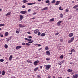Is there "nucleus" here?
Here are the masks:
<instances>
[{
    "mask_svg": "<svg viewBox=\"0 0 78 78\" xmlns=\"http://www.w3.org/2000/svg\"><path fill=\"white\" fill-rule=\"evenodd\" d=\"M73 36V33H70L69 35V37H72Z\"/></svg>",
    "mask_w": 78,
    "mask_h": 78,
    "instance_id": "13",
    "label": "nucleus"
},
{
    "mask_svg": "<svg viewBox=\"0 0 78 78\" xmlns=\"http://www.w3.org/2000/svg\"><path fill=\"white\" fill-rule=\"evenodd\" d=\"M22 47V46H18L16 47V49H19L20 48H21Z\"/></svg>",
    "mask_w": 78,
    "mask_h": 78,
    "instance_id": "11",
    "label": "nucleus"
},
{
    "mask_svg": "<svg viewBox=\"0 0 78 78\" xmlns=\"http://www.w3.org/2000/svg\"><path fill=\"white\" fill-rule=\"evenodd\" d=\"M37 14V12H34L33 13V15H35V14Z\"/></svg>",
    "mask_w": 78,
    "mask_h": 78,
    "instance_id": "49",
    "label": "nucleus"
},
{
    "mask_svg": "<svg viewBox=\"0 0 78 78\" xmlns=\"http://www.w3.org/2000/svg\"><path fill=\"white\" fill-rule=\"evenodd\" d=\"M48 9V7H45L41 10V11H45V10H47Z\"/></svg>",
    "mask_w": 78,
    "mask_h": 78,
    "instance_id": "9",
    "label": "nucleus"
},
{
    "mask_svg": "<svg viewBox=\"0 0 78 78\" xmlns=\"http://www.w3.org/2000/svg\"><path fill=\"white\" fill-rule=\"evenodd\" d=\"M54 21V18H52L51 19L49 20V22H52Z\"/></svg>",
    "mask_w": 78,
    "mask_h": 78,
    "instance_id": "27",
    "label": "nucleus"
},
{
    "mask_svg": "<svg viewBox=\"0 0 78 78\" xmlns=\"http://www.w3.org/2000/svg\"><path fill=\"white\" fill-rule=\"evenodd\" d=\"M45 50H48V46L46 47Z\"/></svg>",
    "mask_w": 78,
    "mask_h": 78,
    "instance_id": "35",
    "label": "nucleus"
},
{
    "mask_svg": "<svg viewBox=\"0 0 78 78\" xmlns=\"http://www.w3.org/2000/svg\"><path fill=\"white\" fill-rule=\"evenodd\" d=\"M38 36H40L41 34V32H38Z\"/></svg>",
    "mask_w": 78,
    "mask_h": 78,
    "instance_id": "42",
    "label": "nucleus"
},
{
    "mask_svg": "<svg viewBox=\"0 0 78 78\" xmlns=\"http://www.w3.org/2000/svg\"><path fill=\"white\" fill-rule=\"evenodd\" d=\"M20 20H22L23 19V16H22L21 15H20Z\"/></svg>",
    "mask_w": 78,
    "mask_h": 78,
    "instance_id": "8",
    "label": "nucleus"
},
{
    "mask_svg": "<svg viewBox=\"0 0 78 78\" xmlns=\"http://www.w3.org/2000/svg\"><path fill=\"white\" fill-rule=\"evenodd\" d=\"M25 39L26 41H28V39L27 38H25Z\"/></svg>",
    "mask_w": 78,
    "mask_h": 78,
    "instance_id": "59",
    "label": "nucleus"
},
{
    "mask_svg": "<svg viewBox=\"0 0 78 78\" xmlns=\"http://www.w3.org/2000/svg\"><path fill=\"white\" fill-rule=\"evenodd\" d=\"M19 32H20V29H18L16 30V33L18 34V33H19Z\"/></svg>",
    "mask_w": 78,
    "mask_h": 78,
    "instance_id": "15",
    "label": "nucleus"
},
{
    "mask_svg": "<svg viewBox=\"0 0 78 78\" xmlns=\"http://www.w3.org/2000/svg\"><path fill=\"white\" fill-rule=\"evenodd\" d=\"M28 2V1H27V0H24L23 1V2L24 3H27V2Z\"/></svg>",
    "mask_w": 78,
    "mask_h": 78,
    "instance_id": "29",
    "label": "nucleus"
},
{
    "mask_svg": "<svg viewBox=\"0 0 78 78\" xmlns=\"http://www.w3.org/2000/svg\"><path fill=\"white\" fill-rule=\"evenodd\" d=\"M31 9H29L28 10V12H30L31 11Z\"/></svg>",
    "mask_w": 78,
    "mask_h": 78,
    "instance_id": "56",
    "label": "nucleus"
},
{
    "mask_svg": "<svg viewBox=\"0 0 78 78\" xmlns=\"http://www.w3.org/2000/svg\"><path fill=\"white\" fill-rule=\"evenodd\" d=\"M50 2L49 0H47L46 2V3H48Z\"/></svg>",
    "mask_w": 78,
    "mask_h": 78,
    "instance_id": "39",
    "label": "nucleus"
},
{
    "mask_svg": "<svg viewBox=\"0 0 78 78\" xmlns=\"http://www.w3.org/2000/svg\"><path fill=\"white\" fill-rule=\"evenodd\" d=\"M45 67V69H46V70H49L51 67V65H46Z\"/></svg>",
    "mask_w": 78,
    "mask_h": 78,
    "instance_id": "1",
    "label": "nucleus"
},
{
    "mask_svg": "<svg viewBox=\"0 0 78 78\" xmlns=\"http://www.w3.org/2000/svg\"><path fill=\"white\" fill-rule=\"evenodd\" d=\"M0 62H3V61H4V59H1L0 60Z\"/></svg>",
    "mask_w": 78,
    "mask_h": 78,
    "instance_id": "37",
    "label": "nucleus"
},
{
    "mask_svg": "<svg viewBox=\"0 0 78 78\" xmlns=\"http://www.w3.org/2000/svg\"><path fill=\"white\" fill-rule=\"evenodd\" d=\"M48 78H51V76H48Z\"/></svg>",
    "mask_w": 78,
    "mask_h": 78,
    "instance_id": "57",
    "label": "nucleus"
},
{
    "mask_svg": "<svg viewBox=\"0 0 78 78\" xmlns=\"http://www.w3.org/2000/svg\"><path fill=\"white\" fill-rule=\"evenodd\" d=\"M4 47L6 48H7L8 47V46L6 44H5Z\"/></svg>",
    "mask_w": 78,
    "mask_h": 78,
    "instance_id": "28",
    "label": "nucleus"
},
{
    "mask_svg": "<svg viewBox=\"0 0 78 78\" xmlns=\"http://www.w3.org/2000/svg\"><path fill=\"white\" fill-rule=\"evenodd\" d=\"M62 21H59L58 23H57V25L58 26H60V25H61V23L62 22Z\"/></svg>",
    "mask_w": 78,
    "mask_h": 78,
    "instance_id": "10",
    "label": "nucleus"
},
{
    "mask_svg": "<svg viewBox=\"0 0 78 78\" xmlns=\"http://www.w3.org/2000/svg\"><path fill=\"white\" fill-rule=\"evenodd\" d=\"M0 36L2 37H3V35L2 34H0Z\"/></svg>",
    "mask_w": 78,
    "mask_h": 78,
    "instance_id": "47",
    "label": "nucleus"
},
{
    "mask_svg": "<svg viewBox=\"0 0 78 78\" xmlns=\"http://www.w3.org/2000/svg\"><path fill=\"white\" fill-rule=\"evenodd\" d=\"M61 8H62V7H61V6H60L59 7V10H60L61 11H62V10H63V9H61Z\"/></svg>",
    "mask_w": 78,
    "mask_h": 78,
    "instance_id": "33",
    "label": "nucleus"
},
{
    "mask_svg": "<svg viewBox=\"0 0 78 78\" xmlns=\"http://www.w3.org/2000/svg\"><path fill=\"white\" fill-rule=\"evenodd\" d=\"M37 78H41V76L39 75H37Z\"/></svg>",
    "mask_w": 78,
    "mask_h": 78,
    "instance_id": "44",
    "label": "nucleus"
},
{
    "mask_svg": "<svg viewBox=\"0 0 78 78\" xmlns=\"http://www.w3.org/2000/svg\"><path fill=\"white\" fill-rule=\"evenodd\" d=\"M66 12H69V10H68V9H66L65 10Z\"/></svg>",
    "mask_w": 78,
    "mask_h": 78,
    "instance_id": "50",
    "label": "nucleus"
},
{
    "mask_svg": "<svg viewBox=\"0 0 78 78\" xmlns=\"http://www.w3.org/2000/svg\"><path fill=\"white\" fill-rule=\"evenodd\" d=\"M40 66V68L41 69H42V66Z\"/></svg>",
    "mask_w": 78,
    "mask_h": 78,
    "instance_id": "60",
    "label": "nucleus"
},
{
    "mask_svg": "<svg viewBox=\"0 0 78 78\" xmlns=\"http://www.w3.org/2000/svg\"><path fill=\"white\" fill-rule=\"evenodd\" d=\"M37 45H38V47H41V44H37Z\"/></svg>",
    "mask_w": 78,
    "mask_h": 78,
    "instance_id": "46",
    "label": "nucleus"
},
{
    "mask_svg": "<svg viewBox=\"0 0 78 78\" xmlns=\"http://www.w3.org/2000/svg\"><path fill=\"white\" fill-rule=\"evenodd\" d=\"M64 60H63V61H62L61 62L59 63H58V65H61L62 64V63H64L65 62Z\"/></svg>",
    "mask_w": 78,
    "mask_h": 78,
    "instance_id": "5",
    "label": "nucleus"
},
{
    "mask_svg": "<svg viewBox=\"0 0 78 78\" xmlns=\"http://www.w3.org/2000/svg\"><path fill=\"white\" fill-rule=\"evenodd\" d=\"M11 12H9L7 14H5V16H9V15H11Z\"/></svg>",
    "mask_w": 78,
    "mask_h": 78,
    "instance_id": "17",
    "label": "nucleus"
},
{
    "mask_svg": "<svg viewBox=\"0 0 78 78\" xmlns=\"http://www.w3.org/2000/svg\"><path fill=\"white\" fill-rule=\"evenodd\" d=\"M20 13H21V14H25L27 13V11H21L20 12Z\"/></svg>",
    "mask_w": 78,
    "mask_h": 78,
    "instance_id": "3",
    "label": "nucleus"
},
{
    "mask_svg": "<svg viewBox=\"0 0 78 78\" xmlns=\"http://www.w3.org/2000/svg\"><path fill=\"white\" fill-rule=\"evenodd\" d=\"M34 34H37V33H38V31H39V30H38V29H36L35 30H34Z\"/></svg>",
    "mask_w": 78,
    "mask_h": 78,
    "instance_id": "4",
    "label": "nucleus"
},
{
    "mask_svg": "<svg viewBox=\"0 0 78 78\" xmlns=\"http://www.w3.org/2000/svg\"><path fill=\"white\" fill-rule=\"evenodd\" d=\"M9 34V33H8V32H7L5 33V36H8V35Z\"/></svg>",
    "mask_w": 78,
    "mask_h": 78,
    "instance_id": "20",
    "label": "nucleus"
},
{
    "mask_svg": "<svg viewBox=\"0 0 78 78\" xmlns=\"http://www.w3.org/2000/svg\"><path fill=\"white\" fill-rule=\"evenodd\" d=\"M31 42L32 43H33V42H34V41L32 40L31 41Z\"/></svg>",
    "mask_w": 78,
    "mask_h": 78,
    "instance_id": "62",
    "label": "nucleus"
},
{
    "mask_svg": "<svg viewBox=\"0 0 78 78\" xmlns=\"http://www.w3.org/2000/svg\"><path fill=\"white\" fill-rule=\"evenodd\" d=\"M78 5H75L73 7V8L74 9H75L76 8H78Z\"/></svg>",
    "mask_w": 78,
    "mask_h": 78,
    "instance_id": "26",
    "label": "nucleus"
},
{
    "mask_svg": "<svg viewBox=\"0 0 78 78\" xmlns=\"http://www.w3.org/2000/svg\"><path fill=\"white\" fill-rule=\"evenodd\" d=\"M51 5V3H50V2L48 4V6H49V5Z\"/></svg>",
    "mask_w": 78,
    "mask_h": 78,
    "instance_id": "54",
    "label": "nucleus"
},
{
    "mask_svg": "<svg viewBox=\"0 0 78 78\" xmlns=\"http://www.w3.org/2000/svg\"><path fill=\"white\" fill-rule=\"evenodd\" d=\"M52 78H55V76H52Z\"/></svg>",
    "mask_w": 78,
    "mask_h": 78,
    "instance_id": "64",
    "label": "nucleus"
},
{
    "mask_svg": "<svg viewBox=\"0 0 78 78\" xmlns=\"http://www.w3.org/2000/svg\"><path fill=\"white\" fill-rule=\"evenodd\" d=\"M39 62V60L35 61L34 63V66H37V64H38Z\"/></svg>",
    "mask_w": 78,
    "mask_h": 78,
    "instance_id": "2",
    "label": "nucleus"
},
{
    "mask_svg": "<svg viewBox=\"0 0 78 78\" xmlns=\"http://www.w3.org/2000/svg\"><path fill=\"white\" fill-rule=\"evenodd\" d=\"M22 8H25V6L24 5H23L22 6Z\"/></svg>",
    "mask_w": 78,
    "mask_h": 78,
    "instance_id": "53",
    "label": "nucleus"
},
{
    "mask_svg": "<svg viewBox=\"0 0 78 78\" xmlns=\"http://www.w3.org/2000/svg\"><path fill=\"white\" fill-rule=\"evenodd\" d=\"M26 45H28V46L30 45V44L29 43H26Z\"/></svg>",
    "mask_w": 78,
    "mask_h": 78,
    "instance_id": "40",
    "label": "nucleus"
},
{
    "mask_svg": "<svg viewBox=\"0 0 78 78\" xmlns=\"http://www.w3.org/2000/svg\"><path fill=\"white\" fill-rule=\"evenodd\" d=\"M67 72H72L73 70L69 69L67 70Z\"/></svg>",
    "mask_w": 78,
    "mask_h": 78,
    "instance_id": "16",
    "label": "nucleus"
},
{
    "mask_svg": "<svg viewBox=\"0 0 78 78\" xmlns=\"http://www.w3.org/2000/svg\"><path fill=\"white\" fill-rule=\"evenodd\" d=\"M27 62H29L30 63H32V62L29 59L27 60Z\"/></svg>",
    "mask_w": 78,
    "mask_h": 78,
    "instance_id": "24",
    "label": "nucleus"
},
{
    "mask_svg": "<svg viewBox=\"0 0 78 78\" xmlns=\"http://www.w3.org/2000/svg\"><path fill=\"white\" fill-rule=\"evenodd\" d=\"M56 2V1L55 0H53L51 2V3H55Z\"/></svg>",
    "mask_w": 78,
    "mask_h": 78,
    "instance_id": "34",
    "label": "nucleus"
},
{
    "mask_svg": "<svg viewBox=\"0 0 78 78\" xmlns=\"http://www.w3.org/2000/svg\"><path fill=\"white\" fill-rule=\"evenodd\" d=\"M19 27H21V28H22V27H25V26H23L21 24H19Z\"/></svg>",
    "mask_w": 78,
    "mask_h": 78,
    "instance_id": "19",
    "label": "nucleus"
},
{
    "mask_svg": "<svg viewBox=\"0 0 78 78\" xmlns=\"http://www.w3.org/2000/svg\"><path fill=\"white\" fill-rule=\"evenodd\" d=\"M73 78H77L78 77V74H75L73 76Z\"/></svg>",
    "mask_w": 78,
    "mask_h": 78,
    "instance_id": "7",
    "label": "nucleus"
},
{
    "mask_svg": "<svg viewBox=\"0 0 78 78\" xmlns=\"http://www.w3.org/2000/svg\"><path fill=\"white\" fill-rule=\"evenodd\" d=\"M45 36V34L44 33H43L41 34V36Z\"/></svg>",
    "mask_w": 78,
    "mask_h": 78,
    "instance_id": "22",
    "label": "nucleus"
},
{
    "mask_svg": "<svg viewBox=\"0 0 78 78\" xmlns=\"http://www.w3.org/2000/svg\"><path fill=\"white\" fill-rule=\"evenodd\" d=\"M32 40V39H28V41H31Z\"/></svg>",
    "mask_w": 78,
    "mask_h": 78,
    "instance_id": "45",
    "label": "nucleus"
},
{
    "mask_svg": "<svg viewBox=\"0 0 78 78\" xmlns=\"http://www.w3.org/2000/svg\"><path fill=\"white\" fill-rule=\"evenodd\" d=\"M75 49H71L70 52H71V53H73V51H74V52H75Z\"/></svg>",
    "mask_w": 78,
    "mask_h": 78,
    "instance_id": "25",
    "label": "nucleus"
},
{
    "mask_svg": "<svg viewBox=\"0 0 78 78\" xmlns=\"http://www.w3.org/2000/svg\"><path fill=\"white\" fill-rule=\"evenodd\" d=\"M12 58V55H10L9 58V60L11 61Z\"/></svg>",
    "mask_w": 78,
    "mask_h": 78,
    "instance_id": "18",
    "label": "nucleus"
},
{
    "mask_svg": "<svg viewBox=\"0 0 78 78\" xmlns=\"http://www.w3.org/2000/svg\"><path fill=\"white\" fill-rule=\"evenodd\" d=\"M58 78H62V77H58Z\"/></svg>",
    "mask_w": 78,
    "mask_h": 78,
    "instance_id": "63",
    "label": "nucleus"
},
{
    "mask_svg": "<svg viewBox=\"0 0 78 78\" xmlns=\"http://www.w3.org/2000/svg\"><path fill=\"white\" fill-rule=\"evenodd\" d=\"M59 34V33H57L55 34V36H57V35H58V34Z\"/></svg>",
    "mask_w": 78,
    "mask_h": 78,
    "instance_id": "41",
    "label": "nucleus"
},
{
    "mask_svg": "<svg viewBox=\"0 0 78 78\" xmlns=\"http://www.w3.org/2000/svg\"><path fill=\"white\" fill-rule=\"evenodd\" d=\"M63 17V14L62 13L60 14V18H62Z\"/></svg>",
    "mask_w": 78,
    "mask_h": 78,
    "instance_id": "30",
    "label": "nucleus"
},
{
    "mask_svg": "<svg viewBox=\"0 0 78 78\" xmlns=\"http://www.w3.org/2000/svg\"><path fill=\"white\" fill-rule=\"evenodd\" d=\"M28 37L29 38H32V37L31 36H29Z\"/></svg>",
    "mask_w": 78,
    "mask_h": 78,
    "instance_id": "55",
    "label": "nucleus"
},
{
    "mask_svg": "<svg viewBox=\"0 0 78 78\" xmlns=\"http://www.w3.org/2000/svg\"><path fill=\"white\" fill-rule=\"evenodd\" d=\"M5 71L3 70L2 71V75H5Z\"/></svg>",
    "mask_w": 78,
    "mask_h": 78,
    "instance_id": "36",
    "label": "nucleus"
},
{
    "mask_svg": "<svg viewBox=\"0 0 78 78\" xmlns=\"http://www.w3.org/2000/svg\"><path fill=\"white\" fill-rule=\"evenodd\" d=\"M27 33L28 34H31V32H27Z\"/></svg>",
    "mask_w": 78,
    "mask_h": 78,
    "instance_id": "58",
    "label": "nucleus"
},
{
    "mask_svg": "<svg viewBox=\"0 0 78 78\" xmlns=\"http://www.w3.org/2000/svg\"><path fill=\"white\" fill-rule=\"evenodd\" d=\"M25 43H22V45H25Z\"/></svg>",
    "mask_w": 78,
    "mask_h": 78,
    "instance_id": "52",
    "label": "nucleus"
},
{
    "mask_svg": "<svg viewBox=\"0 0 78 78\" xmlns=\"http://www.w3.org/2000/svg\"><path fill=\"white\" fill-rule=\"evenodd\" d=\"M38 69H39V68L38 67H36L35 69H34V72H36L37 70H38Z\"/></svg>",
    "mask_w": 78,
    "mask_h": 78,
    "instance_id": "21",
    "label": "nucleus"
},
{
    "mask_svg": "<svg viewBox=\"0 0 78 78\" xmlns=\"http://www.w3.org/2000/svg\"><path fill=\"white\" fill-rule=\"evenodd\" d=\"M60 58L61 59H63V58H64V55H62L60 56Z\"/></svg>",
    "mask_w": 78,
    "mask_h": 78,
    "instance_id": "32",
    "label": "nucleus"
},
{
    "mask_svg": "<svg viewBox=\"0 0 78 78\" xmlns=\"http://www.w3.org/2000/svg\"><path fill=\"white\" fill-rule=\"evenodd\" d=\"M59 3H60V1H57L56 2V3L55 4V5H58L59 4Z\"/></svg>",
    "mask_w": 78,
    "mask_h": 78,
    "instance_id": "12",
    "label": "nucleus"
},
{
    "mask_svg": "<svg viewBox=\"0 0 78 78\" xmlns=\"http://www.w3.org/2000/svg\"><path fill=\"white\" fill-rule=\"evenodd\" d=\"M72 42V41L71 40H70L68 41V43H71V42Z\"/></svg>",
    "mask_w": 78,
    "mask_h": 78,
    "instance_id": "38",
    "label": "nucleus"
},
{
    "mask_svg": "<svg viewBox=\"0 0 78 78\" xmlns=\"http://www.w3.org/2000/svg\"><path fill=\"white\" fill-rule=\"evenodd\" d=\"M46 60L47 61H49L50 60V58H46Z\"/></svg>",
    "mask_w": 78,
    "mask_h": 78,
    "instance_id": "48",
    "label": "nucleus"
},
{
    "mask_svg": "<svg viewBox=\"0 0 78 78\" xmlns=\"http://www.w3.org/2000/svg\"><path fill=\"white\" fill-rule=\"evenodd\" d=\"M75 39V37H73L71 38V40L72 41V42H73V40Z\"/></svg>",
    "mask_w": 78,
    "mask_h": 78,
    "instance_id": "31",
    "label": "nucleus"
},
{
    "mask_svg": "<svg viewBox=\"0 0 78 78\" xmlns=\"http://www.w3.org/2000/svg\"><path fill=\"white\" fill-rule=\"evenodd\" d=\"M46 54L48 56H50V52L49 51H46Z\"/></svg>",
    "mask_w": 78,
    "mask_h": 78,
    "instance_id": "6",
    "label": "nucleus"
},
{
    "mask_svg": "<svg viewBox=\"0 0 78 78\" xmlns=\"http://www.w3.org/2000/svg\"><path fill=\"white\" fill-rule=\"evenodd\" d=\"M28 43H29V44H31V43H31V41H29L28 42Z\"/></svg>",
    "mask_w": 78,
    "mask_h": 78,
    "instance_id": "61",
    "label": "nucleus"
},
{
    "mask_svg": "<svg viewBox=\"0 0 78 78\" xmlns=\"http://www.w3.org/2000/svg\"><path fill=\"white\" fill-rule=\"evenodd\" d=\"M60 42H62L63 41V39H60Z\"/></svg>",
    "mask_w": 78,
    "mask_h": 78,
    "instance_id": "51",
    "label": "nucleus"
},
{
    "mask_svg": "<svg viewBox=\"0 0 78 78\" xmlns=\"http://www.w3.org/2000/svg\"><path fill=\"white\" fill-rule=\"evenodd\" d=\"M11 37H10L9 38H8V39L7 40V42H8V41H9L10 40H11Z\"/></svg>",
    "mask_w": 78,
    "mask_h": 78,
    "instance_id": "23",
    "label": "nucleus"
},
{
    "mask_svg": "<svg viewBox=\"0 0 78 78\" xmlns=\"http://www.w3.org/2000/svg\"><path fill=\"white\" fill-rule=\"evenodd\" d=\"M34 4H36V2L32 3H28L27 5H34Z\"/></svg>",
    "mask_w": 78,
    "mask_h": 78,
    "instance_id": "14",
    "label": "nucleus"
},
{
    "mask_svg": "<svg viewBox=\"0 0 78 78\" xmlns=\"http://www.w3.org/2000/svg\"><path fill=\"white\" fill-rule=\"evenodd\" d=\"M5 24H0V27H3V26H5Z\"/></svg>",
    "mask_w": 78,
    "mask_h": 78,
    "instance_id": "43",
    "label": "nucleus"
}]
</instances>
